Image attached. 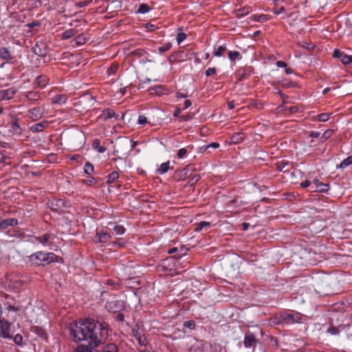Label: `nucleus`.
Listing matches in <instances>:
<instances>
[{
  "instance_id": "1",
  "label": "nucleus",
  "mask_w": 352,
  "mask_h": 352,
  "mask_svg": "<svg viewBox=\"0 0 352 352\" xmlns=\"http://www.w3.org/2000/svg\"><path fill=\"white\" fill-rule=\"evenodd\" d=\"M71 336L76 342L87 341L97 346L107 338V326L93 318L80 320L71 327Z\"/></svg>"
},
{
  "instance_id": "2",
  "label": "nucleus",
  "mask_w": 352,
  "mask_h": 352,
  "mask_svg": "<svg viewBox=\"0 0 352 352\" xmlns=\"http://www.w3.org/2000/svg\"><path fill=\"white\" fill-rule=\"evenodd\" d=\"M31 263L36 265H46L58 261V256L52 252H36L29 256Z\"/></svg>"
},
{
  "instance_id": "3",
  "label": "nucleus",
  "mask_w": 352,
  "mask_h": 352,
  "mask_svg": "<svg viewBox=\"0 0 352 352\" xmlns=\"http://www.w3.org/2000/svg\"><path fill=\"white\" fill-rule=\"evenodd\" d=\"M279 318L282 322L286 324L300 323L305 320V316L298 312L283 311L280 313Z\"/></svg>"
},
{
  "instance_id": "4",
  "label": "nucleus",
  "mask_w": 352,
  "mask_h": 352,
  "mask_svg": "<svg viewBox=\"0 0 352 352\" xmlns=\"http://www.w3.org/2000/svg\"><path fill=\"white\" fill-rule=\"evenodd\" d=\"M12 334L11 324L4 319H0V336L4 338H11Z\"/></svg>"
},
{
  "instance_id": "5",
  "label": "nucleus",
  "mask_w": 352,
  "mask_h": 352,
  "mask_svg": "<svg viewBox=\"0 0 352 352\" xmlns=\"http://www.w3.org/2000/svg\"><path fill=\"white\" fill-rule=\"evenodd\" d=\"M329 190V185L320 182L318 179L311 181V192H326Z\"/></svg>"
},
{
  "instance_id": "6",
  "label": "nucleus",
  "mask_w": 352,
  "mask_h": 352,
  "mask_svg": "<svg viewBox=\"0 0 352 352\" xmlns=\"http://www.w3.org/2000/svg\"><path fill=\"white\" fill-rule=\"evenodd\" d=\"M243 343L245 348L254 346L256 344L255 333L250 331L246 332L245 334Z\"/></svg>"
},
{
  "instance_id": "7",
  "label": "nucleus",
  "mask_w": 352,
  "mask_h": 352,
  "mask_svg": "<svg viewBox=\"0 0 352 352\" xmlns=\"http://www.w3.org/2000/svg\"><path fill=\"white\" fill-rule=\"evenodd\" d=\"M333 56L338 58L344 65L352 63V56H349L336 49L333 51Z\"/></svg>"
},
{
  "instance_id": "8",
  "label": "nucleus",
  "mask_w": 352,
  "mask_h": 352,
  "mask_svg": "<svg viewBox=\"0 0 352 352\" xmlns=\"http://www.w3.org/2000/svg\"><path fill=\"white\" fill-rule=\"evenodd\" d=\"M106 308L111 312H118L123 308V302L119 300L107 302Z\"/></svg>"
},
{
  "instance_id": "9",
  "label": "nucleus",
  "mask_w": 352,
  "mask_h": 352,
  "mask_svg": "<svg viewBox=\"0 0 352 352\" xmlns=\"http://www.w3.org/2000/svg\"><path fill=\"white\" fill-rule=\"evenodd\" d=\"M44 116L43 111L40 107H34L28 111V117L32 120H37Z\"/></svg>"
},
{
  "instance_id": "10",
  "label": "nucleus",
  "mask_w": 352,
  "mask_h": 352,
  "mask_svg": "<svg viewBox=\"0 0 352 352\" xmlns=\"http://www.w3.org/2000/svg\"><path fill=\"white\" fill-rule=\"evenodd\" d=\"M111 238V236L109 233L104 230H100L97 231L94 237V241L96 243H107Z\"/></svg>"
},
{
  "instance_id": "11",
  "label": "nucleus",
  "mask_w": 352,
  "mask_h": 352,
  "mask_svg": "<svg viewBox=\"0 0 352 352\" xmlns=\"http://www.w3.org/2000/svg\"><path fill=\"white\" fill-rule=\"evenodd\" d=\"M17 91V89L14 87L0 91V100H10L12 98Z\"/></svg>"
},
{
  "instance_id": "12",
  "label": "nucleus",
  "mask_w": 352,
  "mask_h": 352,
  "mask_svg": "<svg viewBox=\"0 0 352 352\" xmlns=\"http://www.w3.org/2000/svg\"><path fill=\"white\" fill-rule=\"evenodd\" d=\"M112 118L118 119V115H117L111 109H106L103 110L99 116V118L103 121H106Z\"/></svg>"
},
{
  "instance_id": "13",
  "label": "nucleus",
  "mask_w": 352,
  "mask_h": 352,
  "mask_svg": "<svg viewBox=\"0 0 352 352\" xmlns=\"http://www.w3.org/2000/svg\"><path fill=\"white\" fill-rule=\"evenodd\" d=\"M172 268L170 267L169 259H165L161 261L160 264L157 265V271L164 274L171 272Z\"/></svg>"
},
{
  "instance_id": "14",
  "label": "nucleus",
  "mask_w": 352,
  "mask_h": 352,
  "mask_svg": "<svg viewBox=\"0 0 352 352\" xmlns=\"http://www.w3.org/2000/svg\"><path fill=\"white\" fill-rule=\"evenodd\" d=\"M48 126H49V122L46 120H44L39 123L32 125L30 127V130L34 133H38V132L43 131Z\"/></svg>"
},
{
  "instance_id": "15",
  "label": "nucleus",
  "mask_w": 352,
  "mask_h": 352,
  "mask_svg": "<svg viewBox=\"0 0 352 352\" xmlns=\"http://www.w3.org/2000/svg\"><path fill=\"white\" fill-rule=\"evenodd\" d=\"M52 236L49 233H46L36 238V241L44 246L50 245L52 243Z\"/></svg>"
},
{
  "instance_id": "16",
  "label": "nucleus",
  "mask_w": 352,
  "mask_h": 352,
  "mask_svg": "<svg viewBox=\"0 0 352 352\" xmlns=\"http://www.w3.org/2000/svg\"><path fill=\"white\" fill-rule=\"evenodd\" d=\"M51 210L58 211L64 206V201L62 199L53 200L49 204Z\"/></svg>"
},
{
  "instance_id": "17",
  "label": "nucleus",
  "mask_w": 352,
  "mask_h": 352,
  "mask_svg": "<svg viewBox=\"0 0 352 352\" xmlns=\"http://www.w3.org/2000/svg\"><path fill=\"white\" fill-rule=\"evenodd\" d=\"M25 97L30 101L36 102L40 100L41 95L37 91H30L25 93Z\"/></svg>"
},
{
  "instance_id": "18",
  "label": "nucleus",
  "mask_w": 352,
  "mask_h": 352,
  "mask_svg": "<svg viewBox=\"0 0 352 352\" xmlns=\"http://www.w3.org/2000/svg\"><path fill=\"white\" fill-rule=\"evenodd\" d=\"M49 78L45 75L38 76L35 80V83L37 87H45L48 84Z\"/></svg>"
},
{
  "instance_id": "19",
  "label": "nucleus",
  "mask_w": 352,
  "mask_h": 352,
  "mask_svg": "<svg viewBox=\"0 0 352 352\" xmlns=\"http://www.w3.org/2000/svg\"><path fill=\"white\" fill-rule=\"evenodd\" d=\"M67 96L65 94H56L52 98V102L56 104H65L67 102Z\"/></svg>"
},
{
  "instance_id": "20",
  "label": "nucleus",
  "mask_w": 352,
  "mask_h": 352,
  "mask_svg": "<svg viewBox=\"0 0 352 352\" xmlns=\"http://www.w3.org/2000/svg\"><path fill=\"white\" fill-rule=\"evenodd\" d=\"M0 58L7 61L12 58L10 52L6 47L0 48Z\"/></svg>"
},
{
  "instance_id": "21",
  "label": "nucleus",
  "mask_w": 352,
  "mask_h": 352,
  "mask_svg": "<svg viewBox=\"0 0 352 352\" xmlns=\"http://www.w3.org/2000/svg\"><path fill=\"white\" fill-rule=\"evenodd\" d=\"M77 33V31L75 29H69L67 30L61 34L62 39H69L74 36H75Z\"/></svg>"
},
{
  "instance_id": "22",
  "label": "nucleus",
  "mask_w": 352,
  "mask_h": 352,
  "mask_svg": "<svg viewBox=\"0 0 352 352\" xmlns=\"http://www.w3.org/2000/svg\"><path fill=\"white\" fill-rule=\"evenodd\" d=\"M102 352H118V348L114 343H109L104 346Z\"/></svg>"
},
{
  "instance_id": "23",
  "label": "nucleus",
  "mask_w": 352,
  "mask_h": 352,
  "mask_svg": "<svg viewBox=\"0 0 352 352\" xmlns=\"http://www.w3.org/2000/svg\"><path fill=\"white\" fill-rule=\"evenodd\" d=\"M78 102L81 104L89 102L90 104V106H92L94 103V98L90 94H85L82 97H81Z\"/></svg>"
},
{
  "instance_id": "24",
  "label": "nucleus",
  "mask_w": 352,
  "mask_h": 352,
  "mask_svg": "<svg viewBox=\"0 0 352 352\" xmlns=\"http://www.w3.org/2000/svg\"><path fill=\"white\" fill-rule=\"evenodd\" d=\"M210 227V222L209 221H201L197 224L195 231L199 232L202 230H207Z\"/></svg>"
},
{
  "instance_id": "25",
  "label": "nucleus",
  "mask_w": 352,
  "mask_h": 352,
  "mask_svg": "<svg viewBox=\"0 0 352 352\" xmlns=\"http://www.w3.org/2000/svg\"><path fill=\"white\" fill-rule=\"evenodd\" d=\"M228 58L230 60L234 61L241 58V56L238 51H230L228 53Z\"/></svg>"
},
{
  "instance_id": "26",
  "label": "nucleus",
  "mask_w": 352,
  "mask_h": 352,
  "mask_svg": "<svg viewBox=\"0 0 352 352\" xmlns=\"http://www.w3.org/2000/svg\"><path fill=\"white\" fill-rule=\"evenodd\" d=\"M169 169V162L162 163L157 171L159 174L162 175L166 173Z\"/></svg>"
},
{
  "instance_id": "27",
  "label": "nucleus",
  "mask_w": 352,
  "mask_h": 352,
  "mask_svg": "<svg viewBox=\"0 0 352 352\" xmlns=\"http://www.w3.org/2000/svg\"><path fill=\"white\" fill-rule=\"evenodd\" d=\"M227 50L226 45L219 46L214 50V55L217 57H220L222 56L224 52Z\"/></svg>"
},
{
  "instance_id": "28",
  "label": "nucleus",
  "mask_w": 352,
  "mask_h": 352,
  "mask_svg": "<svg viewBox=\"0 0 352 352\" xmlns=\"http://www.w3.org/2000/svg\"><path fill=\"white\" fill-rule=\"evenodd\" d=\"M186 38V34L182 32V28H179L178 29V32H177V38H176L178 45H179Z\"/></svg>"
},
{
  "instance_id": "29",
  "label": "nucleus",
  "mask_w": 352,
  "mask_h": 352,
  "mask_svg": "<svg viewBox=\"0 0 352 352\" xmlns=\"http://www.w3.org/2000/svg\"><path fill=\"white\" fill-rule=\"evenodd\" d=\"M74 352H97V351L88 346L80 345L76 348Z\"/></svg>"
},
{
  "instance_id": "30",
  "label": "nucleus",
  "mask_w": 352,
  "mask_h": 352,
  "mask_svg": "<svg viewBox=\"0 0 352 352\" xmlns=\"http://www.w3.org/2000/svg\"><path fill=\"white\" fill-rule=\"evenodd\" d=\"M351 164H352V156H349L348 157L344 159L343 161H342V162L340 163V164L339 165L338 167L340 168L344 169Z\"/></svg>"
},
{
  "instance_id": "31",
  "label": "nucleus",
  "mask_w": 352,
  "mask_h": 352,
  "mask_svg": "<svg viewBox=\"0 0 352 352\" xmlns=\"http://www.w3.org/2000/svg\"><path fill=\"white\" fill-rule=\"evenodd\" d=\"M150 10L151 8L147 4L142 3L139 6L137 12L140 14H146Z\"/></svg>"
},
{
  "instance_id": "32",
  "label": "nucleus",
  "mask_w": 352,
  "mask_h": 352,
  "mask_svg": "<svg viewBox=\"0 0 352 352\" xmlns=\"http://www.w3.org/2000/svg\"><path fill=\"white\" fill-rule=\"evenodd\" d=\"M119 177V173L117 171H113L107 176V183L111 184L116 181Z\"/></svg>"
},
{
  "instance_id": "33",
  "label": "nucleus",
  "mask_w": 352,
  "mask_h": 352,
  "mask_svg": "<svg viewBox=\"0 0 352 352\" xmlns=\"http://www.w3.org/2000/svg\"><path fill=\"white\" fill-rule=\"evenodd\" d=\"M113 230L116 232V234L118 235H122L123 234L126 230L125 228H124L123 226H121V225H114L113 228Z\"/></svg>"
},
{
  "instance_id": "34",
  "label": "nucleus",
  "mask_w": 352,
  "mask_h": 352,
  "mask_svg": "<svg viewBox=\"0 0 352 352\" xmlns=\"http://www.w3.org/2000/svg\"><path fill=\"white\" fill-rule=\"evenodd\" d=\"M74 41L77 45H81L86 43V38L84 35L80 34L75 38Z\"/></svg>"
},
{
  "instance_id": "35",
  "label": "nucleus",
  "mask_w": 352,
  "mask_h": 352,
  "mask_svg": "<svg viewBox=\"0 0 352 352\" xmlns=\"http://www.w3.org/2000/svg\"><path fill=\"white\" fill-rule=\"evenodd\" d=\"M94 166L90 162H86L84 167L85 173L87 175H90L94 172Z\"/></svg>"
},
{
  "instance_id": "36",
  "label": "nucleus",
  "mask_w": 352,
  "mask_h": 352,
  "mask_svg": "<svg viewBox=\"0 0 352 352\" xmlns=\"http://www.w3.org/2000/svg\"><path fill=\"white\" fill-rule=\"evenodd\" d=\"M172 47V44L170 43H167L164 44L162 46L158 48V50L160 53H164L168 51Z\"/></svg>"
},
{
  "instance_id": "37",
  "label": "nucleus",
  "mask_w": 352,
  "mask_h": 352,
  "mask_svg": "<svg viewBox=\"0 0 352 352\" xmlns=\"http://www.w3.org/2000/svg\"><path fill=\"white\" fill-rule=\"evenodd\" d=\"M11 128L15 133H18L20 132V126L16 120H14L11 122Z\"/></svg>"
},
{
  "instance_id": "38",
  "label": "nucleus",
  "mask_w": 352,
  "mask_h": 352,
  "mask_svg": "<svg viewBox=\"0 0 352 352\" xmlns=\"http://www.w3.org/2000/svg\"><path fill=\"white\" fill-rule=\"evenodd\" d=\"M195 322L193 320H188L184 322V327L189 329H194L195 328Z\"/></svg>"
},
{
  "instance_id": "39",
  "label": "nucleus",
  "mask_w": 352,
  "mask_h": 352,
  "mask_svg": "<svg viewBox=\"0 0 352 352\" xmlns=\"http://www.w3.org/2000/svg\"><path fill=\"white\" fill-rule=\"evenodd\" d=\"M243 140V136L242 134H240V133H236L235 135H234L232 137V140L234 143H238V142H240L241 141H242Z\"/></svg>"
},
{
  "instance_id": "40",
  "label": "nucleus",
  "mask_w": 352,
  "mask_h": 352,
  "mask_svg": "<svg viewBox=\"0 0 352 352\" xmlns=\"http://www.w3.org/2000/svg\"><path fill=\"white\" fill-rule=\"evenodd\" d=\"M187 153L188 151L186 148H180L177 152V157L179 159H182L186 156Z\"/></svg>"
},
{
  "instance_id": "41",
  "label": "nucleus",
  "mask_w": 352,
  "mask_h": 352,
  "mask_svg": "<svg viewBox=\"0 0 352 352\" xmlns=\"http://www.w3.org/2000/svg\"><path fill=\"white\" fill-rule=\"evenodd\" d=\"M329 119V114L323 113L318 116V120L321 122L327 121Z\"/></svg>"
},
{
  "instance_id": "42",
  "label": "nucleus",
  "mask_w": 352,
  "mask_h": 352,
  "mask_svg": "<svg viewBox=\"0 0 352 352\" xmlns=\"http://www.w3.org/2000/svg\"><path fill=\"white\" fill-rule=\"evenodd\" d=\"M33 49H34V52L36 55H38L39 56H44L45 55V52H42L41 48L38 47V44H36Z\"/></svg>"
},
{
  "instance_id": "43",
  "label": "nucleus",
  "mask_w": 352,
  "mask_h": 352,
  "mask_svg": "<svg viewBox=\"0 0 352 352\" xmlns=\"http://www.w3.org/2000/svg\"><path fill=\"white\" fill-rule=\"evenodd\" d=\"M137 340L138 342L142 346H146L147 344V340L146 337L144 335L138 336Z\"/></svg>"
},
{
  "instance_id": "44",
  "label": "nucleus",
  "mask_w": 352,
  "mask_h": 352,
  "mask_svg": "<svg viewBox=\"0 0 352 352\" xmlns=\"http://www.w3.org/2000/svg\"><path fill=\"white\" fill-rule=\"evenodd\" d=\"M138 123L141 125H144L147 123V118L146 116L141 115L139 116L138 119Z\"/></svg>"
},
{
  "instance_id": "45",
  "label": "nucleus",
  "mask_w": 352,
  "mask_h": 352,
  "mask_svg": "<svg viewBox=\"0 0 352 352\" xmlns=\"http://www.w3.org/2000/svg\"><path fill=\"white\" fill-rule=\"evenodd\" d=\"M300 186L302 188H309V191L311 192V182H310L309 180H306L305 182H302L300 183Z\"/></svg>"
},
{
  "instance_id": "46",
  "label": "nucleus",
  "mask_w": 352,
  "mask_h": 352,
  "mask_svg": "<svg viewBox=\"0 0 352 352\" xmlns=\"http://www.w3.org/2000/svg\"><path fill=\"white\" fill-rule=\"evenodd\" d=\"M14 340L16 344L20 345L23 342V338L20 334H16L14 338Z\"/></svg>"
},
{
  "instance_id": "47",
  "label": "nucleus",
  "mask_w": 352,
  "mask_h": 352,
  "mask_svg": "<svg viewBox=\"0 0 352 352\" xmlns=\"http://www.w3.org/2000/svg\"><path fill=\"white\" fill-rule=\"evenodd\" d=\"M8 226H15L18 224V220L14 218L7 219Z\"/></svg>"
},
{
  "instance_id": "48",
  "label": "nucleus",
  "mask_w": 352,
  "mask_h": 352,
  "mask_svg": "<svg viewBox=\"0 0 352 352\" xmlns=\"http://www.w3.org/2000/svg\"><path fill=\"white\" fill-rule=\"evenodd\" d=\"M8 221H7V219H3V220H0V229L1 230H4V229L8 228Z\"/></svg>"
},
{
  "instance_id": "49",
  "label": "nucleus",
  "mask_w": 352,
  "mask_h": 352,
  "mask_svg": "<svg viewBox=\"0 0 352 352\" xmlns=\"http://www.w3.org/2000/svg\"><path fill=\"white\" fill-rule=\"evenodd\" d=\"M332 133L333 132L331 130H327L324 131L322 135V138H323L324 141H325L332 135Z\"/></svg>"
},
{
  "instance_id": "50",
  "label": "nucleus",
  "mask_w": 352,
  "mask_h": 352,
  "mask_svg": "<svg viewBox=\"0 0 352 352\" xmlns=\"http://www.w3.org/2000/svg\"><path fill=\"white\" fill-rule=\"evenodd\" d=\"M216 72V69L214 67H210L206 71V76H210L213 74H214Z\"/></svg>"
},
{
  "instance_id": "51",
  "label": "nucleus",
  "mask_w": 352,
  "mask_h": 352,
  "mask_svg": "<svg viewBox=\"0 0 352 352\" xmlns=\"http://www.w3.org/2000/svg\"><path fill=\"white\" fill-rule=\"evenodd\" d=\"M118 67L116 65H113V66H111L110 67L109 69H108V74L109 75H111V74H113L116 73V70H117Z\"/></svg>"
},
{
  "instance_id": "52",
  "label": "nucleus",
  "mask_w": 352,
  "mask_h": 352,
  "mask_svg": "<svg viewBox=\"0 0 352 352\" xmlns=\"http://www.w3.org/2000/svg\"><path fill=\"white\" fill-rule=\"evenodd\" d=\"M219 146V144L217 142H212L210 144H208V146H206V150L209 148H217Z\"/></svg>"
},
{
  "instance_id": "53",
  "label": "nucleus",
  "mask_w": 352,
  "mask_h": 352,
  "mask_svg": "<svg viewBox=\"0 0 352 352\" xmlns=\"http://www.w3.org/2000/svg\"><path fill=\"white\" fill-rule=\"evenodd\" d=\"M40 25V23L38 21H33L32 23H30L27 25V26L30 28H33L36 26H38Z\"/></svg>"
},
{
  "instance_id": "54",
  "label": "nucleus",
  "mask_w": 352,
  "mask_h": 352,
  "mask_svg": "<svg viewBox=\"0 0 352 352\" xmlns=\"http://www.w3.org/2000/svg\"><path fill=\"white\" fill-rule=\"evenodd\" d=\"M276 65L278 67H287L286 63L284 62V61H282V60L277 61L276 62Z\"/></svg>"
},
{
  "instance_id": "55",
  "label": "nucleus",
  "mask_w": 352,
  "mask_h": 352,
  "mask_svg": "<svg viewBox=\"0 0 352 352\" xmlns=\"http://www.w3.org/2000/svg\"><path fill=\"white\" fill-rule=\"evenodd\" d=\"M191 104H192V102L190 100H186L184 103V109L188 108L189 107L191 106Z\"/></svg>"
},
{
  "instance_id": "56",
  "label": "nucleus",
  "mask_w": 352,
  "mask_h": 352,
  "mask_svg": "<svg viewBox=\"0 0 352 352\" xmlns=\"http://www.w3.org/2000/svg\"><path fill=\"white\" fill-rule=\"evenodd\" d=\"M328 331L332 334V335H336L337 333V330L335 327H330L329 329H328Z\"/></svg>"
},
{
  "instance_id": "57",
  "label": "nucleus",
  "mask_w": 352,
  "mask_h": 352,
  "mask_svg": "<svg viewBox=\"0 0 352 352\" xmlns=\"http://www.w3.org/2000/svg\"><path fill=\"white\" fill-rule=\"evenodd\" d=\"M96 148L98 149V151L99 153H104L106 151V148L104 146H99L98 145V146H96Z\"/></svg>"
},
{
  "instance_id": "58",
  "label": "nucleus",
  "mask_w": 352,
  "mask_h": 352,
  "mask_svg": "<svg viewBox=\"0 0 352 352\" xmlns=\"http://www.w3.org/2000/svg\"><path fill=\"white\" fill-rule=\"evenodd\" d=\"M181 111H182V110L180 108H177L175 110V112L173 113L174 117H178L179 116V114L181 113Z\"/></svg>"
},
{
  "instance_id": "59",
  "label": "nucleus",
  "mask_w": 352,
  "mask_h": 352,
  "mask_svg": "<svg viewBox=\"0 0 352 352\" xmlns=\"http://www.w3.org/2000/svg\"><path fill=\"white\" fill-rule=\"evenodd\" d=\"M310 137H312V138H318L319 137L320 135V133L319 132H316V131H312L311 133H310Z\"/></svg>"
},
{
  "instance_id": "60",
  "label": "nucleus",
  "mask_w": 352,
  "mask_h": 352,
  "mask_svg": "<svg viewBox=\"0 0 352 352\" xmlns=\"http://www.w3.org/2000/svg\"><path fill=\"white\" fill-rule=\"evenodd\" d=\"M133 333L135 338L137 339L138 336H142L141 333L138 330L133 329Z\"/></svg>"
},
{
  "instance_id": "61",
  "label": "nucleus",
  "mask_w": 352,
  "mask_h": 352,
  "mask_svg": "<svg viewBox=\"0 0 352 352\" xmlns=\"http://www.w3.org/2000/svg\"><path fill=\"white\" fill-rule=\"evenodd\" d=\"M285 10V8L283 7L280 8V9L276 10L274 12V13L276 15L282 13Z\"/></svg>"
},
{
  "instance_id": "62",
  "label": "nucleus",
  "mask_w": 352,
  "mask_h": 352,
  "mask_svg": "<svg viewBox=\"0 0 352 352\" xmlns=\"http://www.w3.org/2000/svg\"><path fill=\"white\" fill-rule=\"evenodd\" d=\"M228 106L230 109H234L235 107L234 102V101L229 102L228 104Z\"/></svg>"
},
{
  "instance_id": "63",
  "label": "nucleus",
  "mask_w": 352,
  "mask_h": 352,
  "mask_svg": "<svg viewBox=\"0 0 352 352\" xmlns=\"http://www.w3.org/2000/svg\"><path fill=\"white\" fill-rule=\"evenodd\" d=\"M7 309L8 311H16L18 310V309L12 305H8V307H7Z\"/></svg>"
},
{
  "instance_id": "64",
  "label": "nucleus",
  "mask_w": 352,
  "mask_h": 352,
  "mask_svg": "<svg viewBox=\"0 0 352 352\" xmlns=\"http://www.w3.org/2000/svg\"><path fill=\"white\" fill-rule=\"evenodd\" d=\"M146 28L148 29V30L153 31L155 30V26L152 24H147Z\"/></svg>"
}]
</instances>
